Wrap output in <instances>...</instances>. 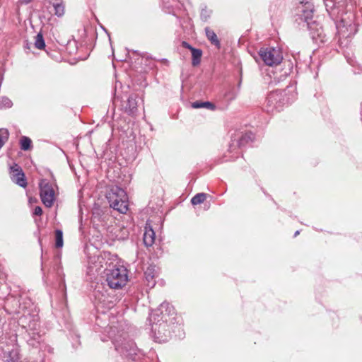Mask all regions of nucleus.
I'll return each instance as SVG.
<instances>
[{
	"label": "nucleus",
	"instance_id": "obj_6",
	"mask_svg": "<svg viewBox=\"0 0 362 362\" xmlns=\"http://www.w3.org/2000/svg\"><path fill=\"white\" fill-rule=\"evenodd\" d=\"M259 55L264 64L268 66L278 65L283 59L280 50L274 47L261 48Z\"/></svg>",
	"mask_w": 362,
	"mask_h": 362
},
{
	"label": "nucleus",
	"instance_id": "obj_13",
	"mask_svg": "<svg viewBox=\"0 0 362 362\" xmlns=\"http://www.w3.org/2000/svg\"><path fill=\"white\" fill-rule=\"evenodd\" d=\"M138 101L137 97L135 95H132L129 97L127 105L125 106V111L129 115H134L137 110Z\"/></svg>",
	"mask_w": 362,
	"mask_h": 362
},
{
	"label": "nucleus",
	"instance_id": "obj_35",
	"mask_svg": "<svg viewBox=\"0 0 362 362\" xmlns=\"http://www.w3.org/2000/svg\"><path fill=\"white\" fill-rule=\"evenodd\" d=\"M282 76H284V78H285L286 76V74H285L284 76H281L280 78L278 79V81L276 82H280L281 80H283L281 78Z\"/></svg>",
	"mask_w": 362,
	"mask_h": 362
},
{
	"label": "nucleus",
	"instance_id": "obj_16",
	"mask_svg": "<svg viewBox=\"0 0 362 362\" xmlns=\"http://www.w3.org/2000/svg\"><path fill=\"white\" fill-rule=\"evenodd\" d=\"M205 33L207 39L211 42V44L214 45L217 48H220L221 43L216 34L211 28L206 27L205 28Z\"/></svg>",
	"mask_w": 362,
	"mask_h": 362
},
{
	"label": "nucleus",
	"instance_id": "obj_12",
	"mask_svg": "<svg viewBox=\"0 0 362 362\" xmlns=\"http://www.w3.org/2000/svg\"><path fill=\"white\" fill-rule=\"evenodd\" d=\"M155 232L152 229L151 226L150 225L148 226V224H146L143 238L144 243L146 247H151L153 245L155 241Z\"/></svg>",
	"mask_w": 362,
	"mask_h": 362
},
{
	"label": "nucleus",
	"instance_id": "obj_34",
	"mask_svg": "<svg viewBox=\"0 0 362 362\" xmlns=\"http://www.w3.org/2000/svg\"><path fill=\"white\" fill-rule=\"evenodd\" d=\"M96 293H97V292L95 291V298H98V299L99 303H102V300H101V299H100L99 297H98V296H97Z\"/></svg>",
	"mask_w": 362,
	"mask_h": 362
},
{
	"label": "nucleus",
	"instance_id": "obj_18",
	"mask_svg": "<svg viewBox=\"0 0 362 362\" xmlns=\"http://www.w3.org/2000/svg\"><path fill=\"white\" fill-rule=\"evenodd\" d=\"M345 27H349L351 31L354 29L353 18L347 21L344 18H342L341 19V21L337 25V28L339 30V33L341 32V28Z\"/></svg>",
	"mask_w": 362,
	"mask_h": 362
},
{
	"label": "nucleus",
	"instance_id": "obj_29",
	"mask_svg": "<svg viewBox=\"0 0 362 362\" xmlns=\"http://www.w3.org/2000/svg\"><path fill=\"white\" fill-rule=\"evenodd\" d=\"M209 16H210V12H209L206 9H202V10L201 18L203 21H206L208 18L209 17Z\"/></svg>",
	"mask_w": 362,
	"mask_h": 362
},
{
	"label": "nucleus",
	"instance_id": "obj_22",
	"mask_svg": "<svg viewBox=\"0 0 362 362\" xmlns=\"http://www.w3.org/2000/svg\"><path fill=\"white\" fill-rule=\"evenodd\" d=\"M192 107L193 108L197 109V108H202V107H206L208 109H214V105L210 102H199L196 101L192 103Z\"/></svg>",
	"mask_w": 362,
	"mask_h": 362
},
{
	"label": "nucleus",
	"instance_id": "obj_24",
	"mask_svg": "<svg viewBox=\"0 0 362 362\" xmlns=\"http://www.w3.org/2000/svg\"><path fill=\"white\" fill-rule=\"evenodd\" d=\"M9 132L6 129H0V149L3 147L5 143L8 141Z\"/></svg>",
	"mask_w": 362,
	"mask_h": 362
},
{
	"label": "nucleus",
	"instance_id": "obj_1",
	"mask_svg": "<svg viewBox=\"0 0 362 362\" xmlns=\"http://www.w3.org/2000/svg\"><path fill=\"white\" fill-rule=\"evenodd\" d=\"M174 313V308L169 303L163 302L149 317L151 322V332L156 341L165 342L170 338L171 334L167 324V316Z\"/></svg>",
	"mask_w": 362,
	"mask_h": 362
},
{
	"label": "nucleus",
	"instance_id": "obj_27",
	"mask_svg": "<svg viewBox=\"0 0 362 362\" xmlns=\"http://www.w3.org/2000/svg\"><path fill=\"white\" fill-rule=\"evenodd\" d=\"M13 105L12 101L7 97L0 98V106L4 108H9Z\"/></svg>",
	"mask_w": 362,
	"mask_h": 362
},
{
	"label": "nucleus",
	"instance_id": "obj_26",
	"mask_svg": "<svg viewBox=\"0 0 362 362\" xmlns=\"http://www.w3.org/2000/svg\"><path fill=\"white\" fill-rule=\"evenodd\" d=\"M52 6L54 7L55 15H57L59 17L62 16L64 15V6L63 3L59 4L56 3L55 5Z\"/></svg>",
	"mask_w": 362,
	"mask_h": 362
},
{
	"label": "nucleus",
	"instance_id": "obj_31",
	"mask_svg": "<svg viewBox=\"0 0 362 362\" xmlns=\"http://www.w3.org/2000/svg\"><path fill=\"white\" fill-rule=\"evenodd\" d=\"M182 46L185 48L189 49L190 51H192V49H194V47H192L189 44H188L187 42H182Z\"/></svg>",
	"mask_w": 362,
	"mask_h": 362
},
{
	"label": "nucleus",
	"instance_id": "obj_9",
	"mask_svg": "<svg viewBox=\"0 0 362 362\" xmlns=\"http://www.w3.org/2000/svg\"><path fill=\"white\" fill-rule=\"evenodd\" d=\"M10 174L11 180L18 185L25 187L27 182L25 177V174L21 168L17 164H14L10 168Z\"/></svg>",
	"mask_w": 362,
	"mask_h": 362
},
{
	"label": "nucleus",
	"instance_id": "obj_8",
	"mask_svg": "<svg viewBox=\"0 0 362 362\" xmlns=\"http://www.w3.org/2000/svg\"><path fill=\"white\" fill-rule=\"evenodd\" d=\"M308 28L312 39L316 43H323L327 40V35L325 33L322 27L316 21L308 23Z\"/></svg>",
	"mask_w": 362,
	"mask_h": 362
},
{
	"label": "nucleus",
	"instance_id": "obj_20",
	"mask_svg": "<svg viewBox=\"0 0 362 362\" xmlns=\"http://www.w3.org/2000/svg\"><path fill=\"white\" fill-rule=\"evenodd\" d=\"M253 138L254 136L252 133H246L237 141V145L238 146H242L247 142L252 141Z\"/></svg>",
	"mask_w": 362,
	"mask_h": 362
},
{
	"label": "nucleus",
	"instance_id": "obj_36",
	"mask_svg": "<svg viewBox=\"0 0 362 362\" xmlns=\"http://www.w3.org/2000/svg\"><path fill=\"white\" fill-rule=\"evenodd\" d=\"M299 233H300L299 230L296 231V233L294 234V237H296Z\"/></svg>",
	"mask_w": 362,
	"mask_h": 362
},
{
	"label": "nucleus",
	"instance_id": "obj_17",
	"mask_svg": "<svg viewBox=\"0 0 362 362\" xmlns=\"http://www.w3.org/2000/svg\"><path fill=\"white\" fill-rule=\"evenodd\" d=\"M192 64L194 66H197L200 64L201 57L202 55V51L199 49H192Z\"/></svg>",
	"mask_w": 362,
	"mask_h": 362
},
{
	"label": "nucleus",
	"instance_id": "obj_30",
	"mask_svg": "<svg viewBox=\"0 0 362 362\" xmlns=\"http://www.w3.org/2000/svg\"><path fill=\"white\" fill-rule=\"evenodd\" d=\"M42 214V209L40 206H35L34 209L33 214L35 216H40Z\"/></svg>",
	"mask_w": 362,
	"mask_h": 362
},
{
	"label": "nucleus",
	"instance_id": "obj_11",
	"mask_svg": "<svg viewBox=\"0 0 362 362\" xmlns=\"http://www.w3.org/2000/svg\"><path fill=\"white\" fill-rule=\"evenodd\" d=\"M157 272L156 269V266L149 265L144 272V276L146 281H147V286L150 288L154 287L156 285L155 277L156 276Z\"/></svg>",
	"mask_w": 362,
	"mask_h": 362
},
{
	"label": "nucleus",
	"instance_id": "obj_23",
	"mask_svg": "<svg viewBox=\"0 0 362 362\" xmlns=\"http://www.w3.org/2000/svg\"><path fill=\"white\" fill-rule=\"evenodd\" d=\"M32 141L27 136H22L20 140L21 148L23 151H28L31 147Z\"/></svg>",
	"mask_w": 362,
	"mask_h": 362
},
{
	"label": "nucleus",
	"instance_id": "obj_5",
	"mask_svg": "<svg viewBox=\"0 0 362 362\" xmlns=\"http://www.w3.org/2000/svg\"><path fill=\"white\" fill-rule=\"evenodd\" d=\"M120 338L122 339H119L117 338H114L112 339V342L115 346V350L119 353L123 358L136 361L139 349H137L135 343L132 340L126 339L122 336Z\"/></svg>",
	"mask_w": 362,
	"mask_h": 362
},
{
	"label": "nucleus",
	"instance_id": "obj_32",
	"mask_svg": "<svg viewBox=\"0 0 362 362\" xmlns=\"http://www.w3.org/2000/svg\"><path fill=\"white\" fill-rule=\"evenodd\" d=\"M49 2H50V4H52V6H54L56 3L58 4L63 3V1L62 0H49Z\"/></svg>",
	"mask_w": 362,
	"mask_h": 362
},
{
	"label": "nucleus",
	"instance_id": "obj_7",
	"mask_svg": "<svg viewBox=\"0 0 362 362\" xmlns=\"http://www.w3.org/2000/svg\"><path fill=\"white\" fill-rule=\"evenodd\" d=\"M40 197L42 203L47 207L52 206L54 199V191L53 187L46 180H42L40 182Z\"/></svg>",
	"mask_w": 362,
	"mask_h": 362
},
{
	"label": "nucleus",
	"instance_id": "obj_28",
	"mask_svg": "<svg viewBox=\"0 0 362 362\" xmlns=\"http://www.w3.org/2000/svg\"><path fill=\"white\" fill-rule=\"evenodd\" d=\"M332 1L336 8H344L346 4V0H332Z\"/></svg>",
	"mask_w": 362,
	"mask_h": 362
},
{
	"label": "nucleus",
	"instance_id": "obj_10",
	"mask_svg": "<svg viewBox=\"0 0 362 362\" xmlns=\"http://www.w3.org/2000/svg\"><path fill=\"white\" fill-rule=\"evenodd\" d=\"M105 259L102 257H93L89 261L88 269L90 272L100 274L103 268Z\"/></svg>",
	"mask_w": 362,
	"mask_h": 362
},
{
	"label": "nucleus",
	"instance_id": "obj_3",
	"mask_svg": "<svg viewBox=\"0 0 362 362\" xmlns=\"http://www.w3.org/2000/svg\"><path fill=\"white\" fill-rule=\"evenodd\" d=\"M107 285L111 288L118 289L126 285L128 281V272L123 266L112 265L105 269Z\"/></svg>",
	"mask_w": 362,
	"mask_h": 362
},
{
	"label": "nucleus",
	"instance_id": "obj_21",
	"mask_svg": "<svg viewBox=\"0 0 362 362\" xmlns=\"http://www.w3.org/2000/svg\"><path fill=\"white\" fill-rule=\"evenodd\" d=\"M55 246L57 248L63 247V233L61 230L57 229L55 230Z\"/></svg>",
	"mask_w": 362,
	"mask_h": 362
},
{
	"label": "nucleus",
	"instance_id": "obj_15",
	"mask_svg": "<svg viewBox=\"0 0 362 362\" xmlns=\"http://www.w3.org/2000/svg\"><path fill=\"white\" fill-rule=\"evenodd\" d=\"M4 358L7 362H19V350L17 347H13L11 350L4 353Z\"/></svg>",
	"mask_w": 362,
	"mask_h": 362
},
{
	"label": "nucleus",
	"instance_id": "obj_14",
	"mask_svg": "<svg viewBox=\"0 0 362 362\" xmlns=\"http://www.w3.org/2000/svg\"><path fill=\"white\" fill-rule=\"evenodd\" d=\"M302 18H304L305 21L308 23H312L310 21L313 18L314 8L313 5L309 2L305 3L302 8Z\"/></svg>",
	"mask_w": 362,
	"mask_h": 362
},
{
	"label": "nucleus",
	"instance_id": "obj_4",
	"mask_svg": "<svg viewBox=\"0 0 362 362\" xmlns=\"http://www.w3.org/2000/svg\"><path fill=\"white\" fill-rule=\"evenodd\" d=\"M110 206L121 214L128 211V197L125 191L118 186L112 187L106 194Z\"/></svg>",
	"mask_w": 362,
	"mask_h": 362
},
{
	"label": "nucleus",
	"instance_id": "obj_2",
	"mask_svg": "<svg viewBox=\"0 0 362 362\" xmlns=\"http://www.w3.org/2000/svg\"><path fill=\"white\" fill-rule=\"evenodd\" d=\"M294 90L286 89L270 93L267 98L266 110L268 112H280L296 99Z\"/></svg>",
	"mask_w": 362,
	"mask_h": 362
},
{
	"label": "nucleus",
	"instance_id": "obj_25",
	"mask_svg": "<svg viewBox=\"0 0 362 362\" xmlns=\"http://www.w3.org/2000/svg\"><path fill=\"white\" fill-rule=\"evenodd\" d=\"M35 47L38 49H43L45 47V40L41 33L35 36Z\"/></svg>",
	"mask_w": 362,
	"mask_h": 362
},
{
	"label": "nucleus",
	"instance_id": "obj_33",
	"mask_svg": "<svg viewBox=\"0 0 362 362\" xmlns=\"http://www.w3.org/2000/svg\"><path fill=\"white\" fill-rule=\"evenodd\" d=\"M23 3L24 4H29L30 2H31L33 0H21Z\"/></svg>",
	"mask_w": 362,
	"mask_h": 362
},
{
	"label": "nucleus",
	"instance_id": "obj_19",
	"mask_svg": "<svg viewBox=\"0 0 362 362\" xmlns=\"http://www.w3.org/2000/svg\"><path fill=\"white\" fill-rule=\"evenodd\" d=\"M206 199V194L205 193H198L194 195L192 199L191 203L192 205H197L203 203Z\"/></svg>",
	"mask_w": 362,
	"mask_h": 362
}]
</instances>
